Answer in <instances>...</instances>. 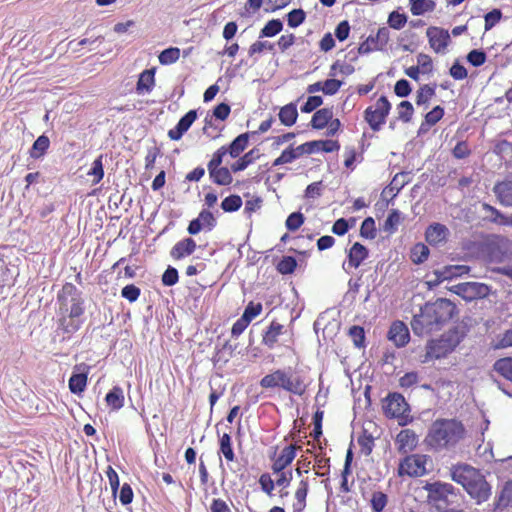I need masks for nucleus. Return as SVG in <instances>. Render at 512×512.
<instances>
[{"mask_svg": "<svg viewBox=\"0 0 512 512\" xmlns=\"http://www.w3.org/2000/svg\"><path fill=\"white\" fill-rule=\"evenodd\" d=\"M455 312V305L447 299H437L426 303L419 312L413 316L411 327L416 335H427L439 330L444 323L450 320Z\"/></svg>", "mask_w": 512, "mask_h": 512, "instance_id": "nucleus-1", "label": "nucleus"}, {"mask_svg": "<svg viewBox=\"0 0 512 512\" xmlns=\"http://www.w3.org/2000/svg\"><path fill=\"white\" fill-rule=\"evenodd\" d=\"M60 326L66 333H73L80 327L84 312L81 292L72 283H66L58 294Z\"/></svg>", "mask_w": 512, "mask_h": 512, "instance_id": "nucleus-2", "label": "nucleus"}, {"mask_svg": "<svg viewBox=\"0 0 512 512\" xmlns=\"http://www.w3.org/2000/svg\"><path fill=\"white\" fill-rule=\"evenodd\" d=\"M465 429L456 420H436L427 435V443L435 449L454 447L463 439Z\"/></svg>", "mask_w": 512, "mask_h": 512, "instance_id": "nucleus-3", "label": "nucleus"}, {"mask_svg": "<svg viewBox=\"0 0 512 512\" xmlns=\"http://www.w3.org/2000/svg\"><path fill=\"white\" fill-rule=\"evenodd\" d=\"M259 384L264 389L278 388L299 396L303 395L307 389L305 378L291 368L274 370L265 375Z\"/></svg>", "mask_w": 512, "mask_h": 512, "instance_id": "nucleus-4", "label": "nucleus"}, {"mask_svg": "<svg viewBox=\"0 0 512 512\" xmlns=\"http://www.w3.org/2000/svg\"><path fill=\"white\" fill-rule=\"evenodd\" d=\"M427 491L428 502L438 510L446 509L448 506L458 504L461 500L459 491L450 483L436 481L427 483L424 486Z\"/></svg>", "mask_w": 512, "mask_h": 512, "instance_id": "nucleus-5", "label": "nucleus"}, {"mask_svg": "<svg viewBox=\"0 0 512 512\" xmlns=\"http://www.w3.org/2000/svg\"><path fill=\"white\" fill-rule=\"evenodd\" d=\"M383 411L389 418H394L398 424L405 426L412 422L410 415V406L404 396L400 393H389L383 401Z\"/></svg>", "mask_w": 512, "mask_h": 512, "instance_id": "nucleus-6", "label": "nucleus"}, {"mask_svg": "<svg viewBox=\"0 0 512 512\" xmlns=\"http://www.w3.org/2000/svg\"><path fill=\"white\" fill-rule=\"evenodd\" d=\"M430 457L423 454H412L405 457L399 464V476L421 477L428 472L427 464Z\"/></svg>", "mask_w": 512, "mask_h": 512, "instance_id": "nucleus-7", "label": "nucleus"}, {"mask_svg": "<svg viewBox=\"0 0 512 512\" xmlns=\"http://www.w3.org/2000/svg\"><path fill=\"white\" fill-rule=\"evenodd\" d=\"M391 109L390 102L385 96H381L374 105L366 108L364 118L373 131H379L385 123Z\"/></svg>", "mask_w": 512, "mask_h": 512, "instance_id": "nucleus-8", "label": "nucleus"}, {"mask_svg": "<svg viewBox=\"0 0 512 512\" xmlns=\"http://www.w3.org/2000/svg\"><path fill=\"white\" fill-rule=\"evenodd\" d=\"M458 341L453 335H443L440 339L428 343L423 362L433 359H440L451 353L457 346Z\"/></svg>", "mask_w": 512, "mask_h": 512, "instance_id": "nucleus-9", "label": "nucleus"}, {"mask_svg": "<svg viewBox=\"0 0 512 512\" xmlns=\"http://www.w3.org/2000/svg\"><path fill=\"white\" fill-rule=\"evenodd\" d=\"M454 292L466 301L485 298L490 293V288L484 283L465 282L454 287Z\"/></svg>", "mask_w": 512, "mask_h": 512, "instance_id": "nucleus-10", "label": "nucleus"}, {"mask_svg": "<svg viewBox=\"0 0 512 512\" xmlns=\"http://www.w3.org/2000/svg\"><path fill=\"white\" fill-rule=\"evenodd\" d=\"M481 473L479 470L468 464H457L450 468V476L453 481L463 486L464 489L469 487Z\"/></svg>", "mask_w": 512, "mask_h": 512, "instance_id": "nucleus-11", "label": "nucleus"}, {"mask_svg": "<svg viewBox=\"0 0 512 512\" xmlns=\"http://www.w3.org/2000/svg\"><path fill=\"white\" fill-rule=\"evenodd\" d=\"M481 473L479 470L468 464H457L450 468V476L453 481L463 486L464 489L469 487Z\"/></svg>", "mask_w": 512, "mask_h": 512, "instance_id": "nucleus-12", "label": "nucleus"}, {"mask_svg": "<svg viewBox=\"0 0 512 512\" xmlns=\"http://www.w3.org/2000/svg\"><path fill=\"white\" fill-rule=\"evenodd\" d=\"M431 48L436 53H445L446 48L450 42V35L448 31L439 27H429L426 31Z\"/></svg>", "mask_w": 512, "mask_h": 512, "instance_id": "nucleus-13", "label": "nucleus"}, {"mask_svg": "<svg viewBox=\"0 0 512 512\" xmlns=\"http://www.w3.org/2000/svg\"><path fill=\"white\" fill-rule=\"evenodd\" d=\"M465 490L478 504L487 501L491 495L490 485L482 474Z\"/></svg>", "mask_w": 512, "mask_h": 512, "instance_id": "nucleus-14", "label": "nucleus"}, {"mask_svg": "<svg viewBox=\"0 0 512 512\" xmlns=\"http://www.w3.org/2000/svg\"><path fill=\"white\" fill-rule=\"evenodd\" d=\"M398 451L403 454L412 452L418 445V436L411 429L401 430L396 437Z\"/></svg>", "mask_w": 512, "mask_h": 512, "instance_id": "nucleus-15", "label": "nucleus"}, {"mask_svg": "<svg viewBox=\"0 0 512 512\" xmlns=\"http://www.w3.org/2000/svg\"><path fill=\"white\" fill-rule=\"evenodd\" d=\"M388 338L392 341L397 347L405 346L410 338L409 330L407 326L401 322H394L389 330Z\"/></svg>", "mask_w": 512, "mask_h": 512, "instance_id": "nucleus-16", "label": "nucleus"}, {"mask_svg": "<svg viewBox=\"0 0 512 512\" xmlns=\"http://www.w3.org/2000/svg\"><path fill=\"white\" fill-rule=\"evenodd\" d=\"M197 118V113L195 110H190L186 113L178 122L175 128L170 129L168 132V136L171 140H179L183 136V134L191 127L193 122Z\"/></svg>", "mask_w": 512, "mask_h": 512, "instance_id": "nucleus-17", "label": "nucleus"}, {"mask_svg": "<svg viewBox=\"0 0 512 512\" xmlns=\"http://www.w3.org/2000/svg\"><path fill=\"white\" fill-rule=\"evenodd\" d=\"M449 229L440 223L430 225L425 233L426 241L431 245H438L446 241Z\"/></svg>", "mask_w": 512, "mask_h": 512, "instance_id": "nucleus-18", "label": "nucleus"}, {"mask_svg": "<svg viewBox=\"0 0 512 512\" xmlns=\"http://www.w3.org/2000/svg\"><path fill=\"white\" fill-rule=\"evenodd\" d=\"M296 457V447L290 445L285 447L280 455L275 459L272 470L274 473L282 472Z\"/></svg>", "mask_w": 512, "mask_h": 512, "instance_id": "nucleus-19", "label": "nucleus"}, {"mask_svg": "<svg viewBox=\"0 0 512 512\" xmlns=\"http://www.w3.org/2000/svg\"><path fill=\"white\" fill-rule=\"evenodd\" d=\"M86 367L76 366L72 376L69 379V389L74 394L82 393L87 385V372L84 371Z\"/></svg>", "mask_w": 512, "mask_h": 512, "instance_id": "nucleus-20", "label": "nucleus"}, {"mask_svg": "<svg viewBox=\"0 0 512 512\" xmlns=\"http://www.w3.org/2000/svg\"><path fill=\"white\" fill-rule=\"evenodd\" d=\"M195 249L196 242L192 238H185L173 246L171 256L174 259H181L193 254Z\"/></svg>", "mask_w": 512, "mask_h": 512, "instance_id": "nucleus-21", "label": "nucleus"}, {"mask_svg": "<svg viewBox=\"0 0 512 512\" xmlns=\"http://www.w3.org/2000/svg\"><path fill=\"white\" fill-rule=\"evenodd\" d=\"M493 191L503 206L512 207V182L503 181L497 183Z\"/></svg>", "mask_w": 512, "mask_h": 512, "instance_id": "nucleus-22", "label": "nucleus"}, {"mask_svg": "<svg viewBox=\"0 0 512 512\" xmlns=\"http://www.w3.org/2000/svg\"><path fill=\"white\" fill-rule=\"evenodd\" d=\"M470 268L465 265H451L446 266L442 270L435 271L437 281L452 279L454 277L462 276L469 272Z\"/></svg>", "mask_w": 512, "mask_h": 512, "instance_id": "nucleus-23", "label": "nucleus"}, {"mask_svg": "<svg viewBox=\"0 0 512 512\" xmlns=\"http://www.w3.org/2000/svg\"><path fill=\"white\" fill-rule=\"evenodd\" d=\"M368 250L362 244L356 242L349 250L348 266L350 268H358L360 264L367 258Z\"/></svg>", "mask_w": 512, "mask_h": 512, "instance_id": "nucleus-24", "label": "nucleus"}, {"mask_svg": "<svg viewBox=\"0 0 512 512\" xmlns=\"http://www.w3.org/2000/svg\"><path fill=\"white\" fill-rule=\"evenodd\" d=\"M283 325L273 321L263 336V343L269 348H273L282 334Z\"/></svg>", "mask_w": 512, "mask_h": 512, "instance_id": "nucleus-25", "label": "nucleus"}, {"mask_svg": "<svg viewBox=\"0 0 512 512\" xmlns=\"http://www.w3.org/2000/svg\"><path fill=\"white\" fill-rule=\"evenodd\" d=\"M124 393L122 388L115 386L105 397V401L113 410H119L124 406Z\"/></svg>", "mask_w": 512, "mask_h": 512, "instance_id": "nucleus-26", "label": "nucleus"}, {"mask_svg": "<svg viewBox=\"0 0 512 512\" xmlns=\"http://www.w3.org/2000/svg\"><path fill=\"white\" fill-rule=\"evenodd\" d=\"M298 117L296 105L293 103L287 104L280 109L279 119L285 126H292Z\"/></svg>", "mask_w": 512, "mask_h": 512, "instance_id": "nucleus-27", "label": "nucleus"}, {"mask_svg": "<svg viewBox=\"0 0 512 512\" xmlns=\"http://www.w3.org/2000/svg\"><path fill=\"white\" fill-rule=\"evenodd\" d=\"M332 117L333 113L330 109H320L314 113L311 120V125L315 129H323L324 127L327 126Z\"/></svg>", "mask_w": 512, "mask_h": 512, "instance_id": "nucleus-28", "label": "nucleus"}, {"mask_svg": "<svg viewBox=\"0 0 512 512\" xmlns=\"http://www.w3.org/2000/svg\"><path fill=\"white\" fill-rule=\"evenodd\" d=\"M493 368L501 376L512 381V358L511 357L498 359L494 363Z\"/></svg>", "mask_w": 512, "mask_h": 512, "instance_id": "nucleus-29", "label": "nucleus"}, {"mask_svg": "<svg viewBox=\"0 0 512 512\" xmlns=\"http://www.w3.org/2000/svg\"><path fill=\"white\" fill-rule=\"evenodd\" d=\"M249 140V135L247 133L241 134L236 137L229 147V154L231 157H238L247 147Z\"/></svg>", "mask_w": 512, "mask_h": 512, "instance_id": "nucleus-30", "label": "nucleus"}, {"mask_svg": "<svg viewBox=\"0 0 512 512\" xmlns=\"http://www.w3.org/2000/svg\"><path fill=\"white\" fill-rule=\"evenodd\" d=\"M409 2L411 5V13L415 16L433 11L435 8V3L431 0H409Z\"/></svg>", "mask_w": 512, "mask_h": 512, "instance_id": "nucleus-31", "label": "nucleus"}, {"mask_svg": "<svg viewBox=\"0 0 512 512\" xmlns=\"http://www.w3.org/2000/svg\"><path fill=\"white\" fill-rule=\"evenodd\" d=\"M220 453L224 456V458L228 462H233L235 460V454L232 448V439L231 436L227 433H224L220 438Z\"/></svg>", "mask_w": 512, "mask_h": 512, "instance_id": "nucleus-32", "label": "nucleus"}, {"mask_svg": "<svg viewBox=\"0 0 512 512\" xmlns=\"http://www.w3.org/2000/svg\"><path fill=\"white\" fill-rule=\"evenodd\" d=\"M212 181L218 185H229L232 182V176L228 168L222 167L209 172Z\"/></svg>", "mask_w": 512, "mask_h": 512, "instance_id": "nucleus-33", "label": "nucleus"}, {"mask_svg": "<svg viewBox=\"0 0 512 512\" xmlns=\"http://www.w3.org/2000/svg\"><path fill=\"white\" fill-rule=\"evenodd\" d=\"M154 85V72L152 70H145L140 74L137 82V91L139 93L149 92Z\"/></svg>", "mask_w": 512, "mask_h": 512, "instance_id": "nucleus-34", "label": "nucleus"}, {"mask_svg": "<svg viewBox=\"0 0 512 512\" xmlns=\"http://www.w3.org/2000/svg\"><path fill=\"white\" fill-rule=\"evenodd\" d=\"M482 208L489 213L490 221L504 226L508 225L509 216L502 214L498 209L486 203L482 205Z\"/></svg>", "mask_w": 512, "mask_h": 512, "instance_id": "nucleus-35", "label": "nucleus"}, {"mask_svg": "<svg viewBox=\"0 0 512 512\" xmlns=\"http://www.w3.org/2000/svg\"><path fill=\"white\" fill-rule=\"evenodd\" d=\"M49 138L45 135L39 136L34 142L30 155L32 158H40L49 148Z\"/></svg>", "mask_w": 512, "mask_h": 512, "instance_id": "nucleus-36", "label": "nucleus"}, {"mask_svg": "<svg viewBox=\"0 0 512 512\" xmlns=\"http://www.w3.org/2000/svg\"><path fill=\"white\" fill-rule=\"evenodd\" d=\"M283 29V24L279 19H272L268 21L260 31V38L273 37Z\"/></svg>", "mask_w": 512, "mask_h": 512, "instance_id": "nucleus-37", "label": "nucleus"}, {"mask_svg": "<svg viewBox=\"0 0 512 512\" xmlns=\"http://www.w3.org/2000/svg\"><path fill=\"white\" fill-rule=\"evenodd\" d=\"M180 57V49L171 47L162 51L159 55V62L162 65H170L175 63Z\"/></svg>", "mask_w": 512, "mask_h": 512, "instance_id": "nucleus-38", "label": "nucleus"}, {"mask_svg": "<svg viewBox=\"0 0 512 512\" xmlns=\"http://www.w3.org/2000/svg\"><path fill=\"white\" fill-rule=\"evenodd\" d=\"M429 249L423 243L416 244L411 251V259L414 263L420 264L427 260Z\"/></svg>", "mask_w": 512, "mask_h": 512, "instance_id": "nucleus-39", "label": "nucleus"}, {"mask_svg": "<svg viewBox=\"0 0 512 512\" xmlns=\"http://www.w3.org/2000/svg\"><path fill=\"white\" fill-rule=\"evenodd\" d=\"M435 95V88L430 85H423L417 91L416 94V104L417 105H425L429 102V100Z\"/></svg>", "mask_w": 512, "mask_h": 512, "instance_id": "nucleus-40", "label": "nucleus"}, {"mask_svg": "<svg viewBox=\"0 0 512 512\" xmlns=\"http://www.w3.org/2000/svg\"><path fill=\"white\" fill-rule=\"evenodd\" d=\"M401 220V214L397 210L391 211L384 222L383 229L385 232L393 233L396 231Z\"/></svg>", "mask_w": 512, "mask_h": 512, "instance_id": "nucleus-41", "label": "nucleus"}, {"mask_svg": "<svg viewBox=\"0 0 512 512\" xmlns=\"http://www.w3.org/2000/svg\"><path fill=\"white\" fill-rule=\"evenodd\" d=\"M387 495L381 491H375L371 498V507L374 512H382L387 505Z\"/></svg>", "mask_w": 512, "mask_h": 512, "instance_id": "nucleus-42", "label": "nucleus"}, {"mask_svg": "<svg viewBox=\"0 0 512 512\" xmlns=\"http://www.w3.org/2000/svg\"><path fill=\"white\" fill-rule=\"evenodd\" d=\"M241 206H242V199L238 195L228 196L221 203V208L225 212L237 211L238 209H240Z\"/></svg>", "mask_w": 512, "mask_h": 512, "instance_id": "nucleus-43", "label": "nucleus"}, {"mask_svg": "<svg viewBox=\"0 0 512 512\" xmlns=\"http://www.w3.org/2000/svg\"><path fill=\"white\" fill-rule=\"evenodd\" d=\"M88 175H91L94 177L93 183L97 184L99 183L104 176V169H103V163H102V155H100L97 159L94 160L92 167L90 171L88 172Z\"/></svg>", "mask_w": 512, "mask_h": 512, "instance_id": "nucleus-44", "label": "nucleus"}, {"mask_svg": "<svg viewBox=\"0 0 512 512\" xmlns=\"http://www.w3.org/2000/svg\"><path fill=\"white\" fill-rule=\"evenodd\" d=\"M388 25L396 30H400L403 28L407 22V16L405 14L399 13L398 11H393L388 17Z\"/></svg>", "mask_w": 512, "mask_h": 512, "instance_id": "nucleus-45", "label": "nucleus"}, {"mask_svg": "<svg viewBox=\"0 0 512 512\" xmlns=\"http://www.w3.org/2000/svg\"><path fill=\"white\" fill-rule=\"evenodd\" d=\"M349 336L351 337L354 345L358 348L364 347L365 333L364 329L360 326H352L349 329Z\"/></svg>", "mask_w": 512, "mask_h": 512, "instance_id": "nucleus-46", "label": "nucleus"}, {"mask_svg": "<svg viewBox=\"0 0 512 512\" xmlns=\"http://www.w3.org/2000/svg\"><path fill=\"white\" fill-rule=\"evenodd\" d=\"M374 37V45L379 50H382L389 41L390 31L386 27L379 28L376 35Z\"/></svg>", "mask_w": 512, "mask_h": 512, "instance_id": "nucleus-47", "label": "nucleus"}, {"mask_svg": "<svg viewBox=\"0 0 512 512\" xmlns=\"http://www.w3.org/2000/svg\"><path fill=\"white\" fill-rule=\"evenodd\" d=\"M305 17V12L302 9H294L287 15L288 25L293 28L298 27L304 22Z\"/></svg>", "mask_w": 512, "mask_h": 512, "instance_id": "nucleus-48", "label": "nucleus"}, {"mask_svg": "<svg viewBox=\"0 0 512 512\" xmlns=\"http://www.w3.org/2000/svg\"><path fill=\"white\" fill-rule=\"evenodd\" d=\"M413 112V106L409 101H402L398 106V116L403 122H409Z\"/></svg>", "mask_w": 512, "mask_h": 512, "instance_id": "nucleus-49", "label": "nucleus"}, {"mask_svg": "<svg viewBox=\"0 0 512 512\" xmlns=\"http://www.w3.org/2000/svg\"><path fill=\"white\" fill-rule=\"evenodd\" d=\"M253 154H254L253 150H251L248 153H246L243 157H241L239 160H237L232 165L231 169L234 172H238V171H242V170L246 169L248 167V165H250L254 161V159H255Z\"/></svg>", "mask_w": 512, "mask_h": 512, "instance_id": "nucleus-50", "label": "nucleus"}, {"mask_svg": "<svg viewBox=\"0 0 512 512\" xmlns=\"http://www.w3.org/2000/svg\"><path fill=\"white\" fill-rule=\"evenodd\" d=\"M296 159L297 158L295 152L293 151V147L289 146L281 153V155L278 158L274 160L273 166H280L283 164L292 163Z\"/></svg>", "mask_w": 512, "mask_h": 512, "instance_id": "nucleus-51", "label": "nucleus"}, {"mask_svg": "<svg viewBox=\"0 0 512 512\" xmlns=\"http://www.w3.org/2000/svg\"><path fill=\"white\" fill-rule=\"evenodd\" d=\"M360 233L363 237L373 239L375 237V222L373 218H366L360 228Z\"/></svg>", "mask_w": 512, "mask_h": 512, "instance_id": "nucleus-52", "label": "nucleus"}, {"mask_svg": "<svg viewBox=\"0 0 512 512\" xmlns=\"http://www.w3.org/2000/svg\"><path fill=\"white\" fill-rule=\"evenodd\" d=\"M304 222V217L300 212L290 214L286 220V227L290 231L297 230Z\"/></svg>", "mask_w": 512, "mask_h": 512, "instance_id": "nucleus-53", "label": "nucleus"}, {"mask_svg": "<svg viewBox=\"0 0 512 512\" xmlns=\"http://www.w3.org/2000/svg\"><path fill=\"white\" fill-rule=\"evenodd\" d=\"M262 312V305L260 303L254 304L250 302L242 315L249 323Z\"/></svg>", "mask_w": 512, "mask_h": 512, "instance_id": "nucleus-54", "label": "nucleus"}, {"mask_svg": "<svg viewBox=\"0 0 512 512\" xmlns=\"http://www.w3.org/2000/svg\"><path fill=\"white\" fill-rule=\"evenodd\" d=\"M179 276L176 268L169 266L162 275V282L165 286H173L178 282Z\"/></svg>", "mask_w": 512, "mask_h": 512, "instance_id": "nucleus-55", "label": "nucleus"}, {"mask_svg": "<svg viewBox=\"0 0 512 512\" xmlns=\"http://www.w3.org/2000/svg\"><path fill=\"white\" fill-rule=\"evenodd\" d=\"M467 60L475 67L481 66L486 61V54L481 50H472L467 55Z\"/></svg>", "mask_w": 512, "mask_h": 512, "instance_id": "nucleus-56", "label": "nucleus"}, {"mask_svg": "<svg viewBox=\"0 0 512 512\" xmlns=\"http://www.w3.org/2000/svg\"><path fill=\"white\" fill-rule=\"evenodd\" d=\"M297 266L296 260L293 257H284L278 264V270L282 274L292 273Z\"/></svg>", "mask_w": 512, "mask_h": 512, "instance_id": "nucleus-57", "label": "nucleus"}, {"mask_svg": "<svg viewBox=\"0 0 512 512\" xmlns=\"http://www.w3.org/2000/svg\"><path fill=\"white\" fill-rule=\"evenodd\" d=\"M197 220L202 224L204 228H208V230H211L216 223L213 214L207 210L201 211L197 217Z\"/></svg>", "mask_w": 512, "mask_h": 512, "instance_id": "nucleus-58", "label": "nucleus"}, {"mask_svg": "<svg viewBox=\"0 0 512 512\" xmlns=\"http://www.w3.org/2000/svg\"><path fill=\"white\" fill-rule=\"evenodd\" d=\"M502 13L498 9H494L485 15V30L492 29L501 19Z\"/></svg>", "mask_w": 512, "mask_h": 512, "instance_id": "nucleus-59", "label": "nucleus"}, {"mask_svg": "<svg viewBox=\"0 0 512 512\" xmlns=\"http://www.w3.org/2000/svg\"><path fill=\"white\" fill-rule=\"evenodd\" d=\"M443 115V108L440 106H436L426 114L425 122L430 126L435 125L443 117Z\"/></svg>", "mask_w": 512, "mask_h": 512, "instance_id": "nucleus-60", "label": "nucleus"}, {"mask_svg": "<svg viewBox=\"0 0 512 512\" xmlns=\"http://www.w3.org/2000/svg\"><path fill=\"white\" fill-rule=\"evenodd\" d=\"M512 501V482H507L499 496V505L506 507Z\"/></svg>", "mask_w": 512, "mask_h": 512, "instance_id": "nucleus-61", "label": "nucleus"}, {"mask_svg": "<svg viewBox=\"0 0 512 512\" xmlns=\"http://www.w3.org/2000/svg\"><path fill=\"white\" fill-rule=\"evenodd\" d=\"M419 376L416 372H408L399 379V385L402 388H410L417 384Z\"/></svg>", "mask_w": 512, "mask_h": 512, "instance_id": "nucleus-62", "label": "nucleus"}, {"mask_svg": "<svg viewBox=\"0 0 512 512\" xmlns=\"http://www.w3.org/2000/svg\"><path fill=\"white\" fill-rule=\"evenodd\" d=\"M323 100L320 96H310L308 97L306 103L301 107V111L303 113H310L319 106H321Z\"/></svg>", "mask_w": 512, "mask_h": 512, "instance_id": "nucleus-63", "label": "nucleus"}, {"mask_svg": "<svg viewBox=\"0 0 512 512\" xmlns=\"http://www.w3.org/2000/svg\"><path fill=\"white\" fill-rule=\"evenodd\" d=\"M394 92L399 97H407L411 93V87L407 80L400 79L396 82Z\"/></svg>", "mask_w": 512, "mask_h": 512, "instance_id": "nucleus-64", "label": "nucleus"}]
</instances>
